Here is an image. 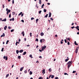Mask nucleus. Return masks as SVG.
Wrapping results in <instances>:
<instances>
[{
  "label": "nucleus",
  "mask_w": 79,
  "mask_h": 79,
  "mask_svg": "<svg viewBox=\"0 0 79 79\" xmlns=\"http://www.w3.org/2000/svg\"><path fill=\"white\" fill-rule=\"evenodd\" d=\"M6 11H7V15H8V13L11 12V10H9L7 8L6 9Z\"/></svg>",
  "instance_id": "f257e3e1"
},
{
  "label": "nucleus",
  "mask_w": 79,
  "mask_h": 79,
  "mask_svg": "<svg viewBox=\"0 0 79 79\" xmlns=\"http://www.w3.org/2000/svg\"><path fill=\"white\" fill-rule=\"evenodd\" d=\"M40 41L41 43H42V42L43 43H45V42H44L45 41V39H41Z\"/></svg>",
  "instance_id": "f03ea898"
},
{
  "label": "nucleus",
  "mask_w": 79,
  "mask_h": 79,
  "mask_svg": "<svg viewBox=\"0 0 79 79\" xmlns=\"http://www.w3.org/2000/svg\"><path fill=\"white\" fill-rule=\"evenodd\" d=\"M46 48L47 47L45 45H44V47H42V51H44V49H45V48Z\"/></svg>",
  "instance_id": "7ed1b4c3"
},
{
  "label": "nucleus",
  "mask_w": 79,
  "mask_h": 79,
  "mask_svg": "<svg viewBox=\"0 0 79 79\" xmlns=\"http://www.w3.org/2000/svg\"><path fill=\"white\" fill-rule=\"evenodd\" d=\"M72 62L73 61H69L67 63V64H71H71H72Z\"/></svg>",
  "instance_id": "20e7f679"
},
{
  "label": "nucleus",
  "mask_w": 79,
  "mask_h": 79,
  "mask_svg": "<svg viewBox=\"0 0 79 79\" xmlns=\"http://www.w3.org/2000/svg\"><path fill=\"white\" fill-rule=\"evenodd\" d=\"M3 58L4 59H5L6 58V60H8V57L7 56H6H6H5L3 57Z\"/></svg>",
  "instance_id": "39448f33"
},
{
  "label": "nucleus",
  "mask_w": 79,
  "mask_h": 79,
  "mask_svg": "<svg viewBox=\"0 0 79 79\" xmlns=\"http://www.w3.org/2000/svg\"><path fill=\"white\" fill-rule=\"evenodd\" d=\"M49 15L48 18H50L51 17V16L52 15V13L51 12H49Z\"/></svg>",
  "instance_id": "423d86ee"
},
{
  "label": "nucleus",
  "mask_w": 79,
  "mask_h": 79,
  "mask_svg": "<svg viewBox=\"0 0 79 79\" xmlns=\"http://www.w3.org/2000/svg\"><path fill=\"white\" fill-rule=\"evenodd\" d=\"M77 51H78V47L76 48V50L75 51V53H77Z\"/></svg>",
  "instance_id": "0eeeda50"
},
{
  "label": "nucleus",
  "mask_w": 79,
  "mask_h": 79,
  "mask_svg": "<svg viewBox=\"0 0 79 79\" xmlns=\"http://www.w3.org/2000/svg\"><path fill=\"white\" fill-rule=\"evenodd\" d=\"M21 34H22L23 36H24V31H23Z\"/></svg>",
  "instance_id": "6e6552de"
},
{
  "label": "nucleus",
  "mask_w": 79,
  "mask_h": 79,
  "mask_svg": "<svg viewBox=\"0 0 79 79\" xmlns=\"http://www.w3.org/2000/svg\"><path fill=\"white\" fill-rule=\"evenodd\" d=\"M42 73H43V74H44L45 73V69H44L43 70H42Z\"/></svg>",
  "instance_id": "1a4fd4ad"
},
{
  "label": "nucleus",
  "mask_w": 79,
  "mask_h": 79,
  "mask_svg": "<svg viewBox=\"0 0 79 79\" xmlns=\"http://www.w3.org/2000/svg\"><path fill=\"white\" fill-rule=\"evenodd\" d=\"M5 33H3V35H2L1 36V37H5Z\"/></svg>",
  "instance_id": "9d476101"
},
{
  "label": "nucleus",
  "mask_w": 79,
  "mask_h": 79,
  "mask_svg": "<svg viewBox=\"0 0 79 79\" xmlns=\"http://www.w3.org/2000/svg\"><path fill=\"white\" fill-rule=\"evenodd\" d=\"M23 69H24V67L21 68L20 69V71H23Z\"/></svg>",
  "instance_id": "9b49d317"
},
{
  "label": "nucleus",
  "mask_w": 79,
  "mask_h": 79,
  "mask_svg": "<svg viewBox=\"0 0 79 79\" xmlns=\"http://www.w3.org/2000/svg\"><path fill=\"white\" fill-rule=\"evenodd\" d=\"M6 28H7V26H5L4 27V30H6Z\"/></svg>",
  "instance_id": "f8f14e48"
},
{
  "label": "nucleus",
  "mask_w": 79,
  "mask_h": 79,
  "mask_svg": "<svg viewBox=\"0 0 79 79\" xmlns=\"http://www.w3.org/2000/svg\"><path fill=\"white\" fill-rule=\"evenodd\" d=\"M40 35H41V36H43V35H44V33H43V32H41L40 33Z\"/></svg>",
  "instance_id": "ddd939ff"
},
{
  "label": "nucleus",
  "mask_w": 79,
  "mask_h": 79,
  "mask_svg": "<svg viewBox=\"0 0 79 79\" xmlns=\"http://www.w3.org/2000/svg\"><path fill=\"white\" fill-rule=\"evenodd\" d=\"M19 53H22V52H23V50L22 49V50H20L19 51Z\"/></svg>",
  "instance_id": "4468645a"
},
{
  "label": "nucleus",
  "mask_w": 79,
  "mask_h": 79,
  "mask_svg": "<svg viewBox=\"0 0 79 79\" xmlns=\"http://www.w3.org/2000/svg\"><path fill=\"white\" fill-rule=\"evenodd\" d=\"M76 29H77L78 31H79V26H77V27H75Z\"/></svg>",
  "instance_id": "2eb2a0df"
},
{
  "label": "nucleus",
  "mask_w": 79,
  "mask_h": 79,
  "mask_svg": "<svg viewBox=\"0 0 79 79\" xmlns=\"http://www.w3.org/2000/svg\"><path fill=\"white\" fill-rule=\"evenodd\" d=\"M71 66V64H69L68 66V69H69V68L70 67V66Z\"/></svg>",
  "instance_id": "dca6fc26"
},
{
  "label": "nucleus",
  "mask_w": 79,
  "mask_h": 79,
  "mask_svg": "<svg viewBox=\"0 0 79 79\" xmlns=\"http://www.w3.org/2000/svg\"><path fill=\"white\" fill-rule=\"evenodd\" d=\"M2 21H6V19H4L2 20Z\"/></svg>",
  "instance_id": "f3484780"
},
{
  "label": "nucleus",
  "mask_w": 79,
  "mask_h": 79,
  "mask_svg": "<svg viewBox=\"0 0 79 79\" xmlns=\"http://www.w3.org/2000/svg\"><path fill=\"white\" fill-rule=\"evenodd\" d=\"M26 52H24V53L23 54V55H26Z\"/></svg>",
  "instance_id": "a211bd4d"
},
{
  "label": "nucleus",
  "mask_w": 79,
  "mask_h": 79,
  "mask_svg": "<svg viewBox=\"0 0 79 79\" xmlns=\"http://www.w3.org/2000/svg\"><path fill=\"white\" fill-rule=\"evenodd\" d=\"M74 44L76 45H78V44L76 43V41L74 42Z\"/></svg>",
  "instance_id": "6ab92c4d"
},
{
  "label": "nucleus",
  "mask_w": 79,
  "mask_h": 79,
  "mask_svg": "<svg viewBox=\"0 0 79 79\" xmlns=\"http://www.w3.org/2000/svg\"><path fill=\"white\" fill-rule=\"evenodd\" d=\"M38 21H39V19H37L36 20V23H38Z\"/></svg>",
  "instance_id": "aec40b11"
},
{
  "label": "nucleus",
  "mask_w": 79,
  "mask_h": 79,
  "mask_svg": "<svg viewBox=\"0 0 79 79\" xmlns=\"http://www.w3.org/2000/svg\"><path fill=\"white\" fill-rule=\"evenodd\" d=\"M19 50H17L16 51V52L17 54H18V53H19Z\"/></svg>",
  "instance_id": "412c9836"
},
{
  "label": "nucleus",
  "mask_w": 79,
  "mask_h": 79,
  "mask_svg": "<svg viewBox=\"0 0 79 79\" xmlns=\"http://www.w3.org/2000/svg\"><path fill=\"white\" fill-rule=\"evenodd\" d=\"M29 56L30 58H33V57H32V55L31 54Z\"/></svg>",
  "instance_id": "4be33fe9"
},
{
  "label": "nucleus",
  "mask_w": 79,
  "mask_h": 79,
  "mask_svg": "<svg viewBox=\"0 0 79 79\" xmlns=\"http://www.w3.org/2000/svg\"><path fill=\"white\" fill-rule=\"evenodd\" d=\"M44 13H46V12H47V10L45 9H44Z\"/></svg>",
  "instance_id": "5701e85b"
},
{
  "label": "nucleus",
  "mask_w": 79,
  "mask_h": 79,
  "mask_svg": "<svg viewBox=\"0 0 79 79\" xmlns=\"http://www.w3.org/2000/svg\"><path fill=\"white\" fill-rule=\"evenodd\" d=\"M23 14V12H21L18 15V16H20L21 15H22Z\"/></svg>",
  "instance_id": "b1692460"
},
{
  "label": "nucleus",
  "mask_w": 79,
  "mask_h": 79,
  "mask_svg": "<svg viewBox=\"0 0 79 79\" xmlns=\"http://www.w3.org/2000/svg\"><path fill=\"white\" fill-rule=\"evenodd\" d=\"M30 75L32 74V72L31 71H30Z\"/></svg>",
  "instance_id": "393cba45"
},
{
  "label": "nucleus",
  "mask_w": 79,
  "mask_h": 79,
  "mask_svg": "<svg viewBox=\"0 0 79 79\" xmlns=\"http://www.w3.org/2000/svg\"><path fill=\"white\" fill-rule=\"evenodd\" d=\"M69 60V58L65 59V62H67Z\"/></svg>",
  "instance_id": "a878e982"
},
{
  "label": "nucleus",
  "mask_w": 79,
  "mask_h": 79,
  "mask_svg": "<svg viewBox=\"0 0 79 79\" xmlns=\"http://www.w3.org/2000/svg\"><path fill=\"white\" fill-rule=\"evenodd\" d=\"M39 3L40 4H42V1H41V0H39Z\"/></svg>",
  "instance_id": "bb28decb"
},
{
  "label": "nucleus",
  "mask_w": 79,
  "mask_h": 79,
  "mask_svg": "<svg viewBox=\"0 0 79 79\" xmlns=\"http://www.w3.org/2000/svg\"><path fill=\"white\" fill-rule=\"evenodd\" d=\"M54 77H55V76L53 75H52L51 77L52 79H53Z\"/></svg>",
  "instance_id": "cd10ccee"
},
{
  "label": "nucleus",
  "mask_w": 79,
  "mask_h": 79,
  "mask_svg": "<svg viewBox=\"0 0 79 79\" xmlns=\"http://www.w3.org/2000/svg\"><path fill=\"white\" fill-rule=\"evenodd\" d=\"M18 58L19 59H21V56H18Z\"/></svg>",
  "instance_id": "c85d7f7f"
},
{
  "label": "nucleus",
  "mask_w": 79,
  "mask_h": 79,
  "mask_svg": "<svg viewBox=\"0 0 79 79\" xmlns=\"http://www.w3.org/2000/svg\"><path fill=\"white\" fill-rule=\"evenodd\" d=\"M48 14H46V15L44 16V17L45 18H47V17H48Z\"/></svg>",
  "instance_id": "c756f323"
},
{
  "label": "nucleus",
  "mask_w": 79,
  "mask_h": 79,
  "mask_svg": "<svg viewBox=\"0 0 79 79\" xmlns=\"http://www.w3.org/2000/svg\"><path fill=\"white\" fill-rule=\"evenodd\" d=\"M49 71L50 72H51V71H52V69H49Z\"/></svg>",
  "instance_id": "7c9ffc66"
},
{
  "label": "nucleus",
  "mask_w": 79,
  "mask_h": 79,
  "mask_svg": "<svg viewBox=\"0 0 79 79\" xmlns=\"http://www.w3.org/2000/svg\"><path fill=\"white\" fill-rule=\"evenodd\" d=\"M66 39H67V40H68L69 41H70V39H69V38H66Z\"/></svg>",
  "instance_id": "2f4dec72"
},
{
  "label": "nucleus",
  "mask_w": 79,
  "mask_h": 79,
  "mask_svg": "<svg viewBox=\"0 0 79 79\" xmlns=\"http://www.w3.org/2000/svg\"><path fill=\"white\" fill-rule=\"evenodd\" d=\"M14 31H15L14 29H12L10 31V32H13Z\"/></svg>",
  "instance_id": "473e14b6"
},
{
  "label": "nucleus",
  "mask_w": 79,
  "mask_h": 79,
  "mask_svg": "<svg viewBox=\"0 0 79 79\" xmlns=\"http://www.w3.org/2000/svg\"><path fill=\"white\" fill-rule=\"evenodd\" d=\"M8 76H9V74H8L7 75H6V78L8 77Z\"/></svg>",
  "instance_id": "72a5a7b5"
},
{
  "label": "nucleus",
  "mask_w": 79,
  "mask_h": 79,
  "mask_svg": "<svg viewBox=\"0 0 79 79\" xmlns=\"http://www.w3.org/2000/svg\"><path fill=\"white\" fill-rule=\"evenodd\" d=\"M67 44L69 45H70V44L69 43V41L67 42Z\"/></svg>",
  "instance_id": "f704fd0d"
},
{
  "label": "nucleus",
  "mask_w": 79,
  "mask_h": 79,
  "mask_svg": "<svg viewBox=\"0 0 79 79\" xmlns=\"http://www.w3.org/2000/svg\"><path fill=\"white\" fill-rule=\"evenodd\" d=\"M12 21H15V18H13L12 19H11Z\"/></svg>",
  "instance_id": "c9c22d12"
},
{
  "label": "nucleus",
  "mask_w": 79,
  "mask_h": 79,
  "mask_svg": "<svg viewBox=\"0 0 79 79\" xmlns=\"http://www.w3.org/2000/svg\"><path fill=\"white\" fill-rule=\"evenodd\" d=\"M8 42H9V40H7L6 42V44H8Z\"/></svg>",
  "instance_id": "e433bc0d"
},
{
  "label": "nucleus",
  "mask_w": 79,
  "mask_h": 79,
  "mask_svg": "<svg viewBox=\"0 0 79 79\" xmlns=\"http://www.w3.org/2000/svg\"><path fill=\"white\" fill-rule=\"evenodd\" d=\"M42 12V10H40L39 12V13L40 14H41V13Z\"/></svg>",
  "instance_id": "4c0bfd02"
},
{
  "label": "nucleus",
  "mask_w": 79,
  "mask_h": 79,
  "mask_svg": "<svg viewBox=\"0 0 79 79\" xmlns=\"http://www.w3.org/2000/svg\"><path fill=\"white\" fill-rule=\"evenodd\" d=\"M64 75H67V76H68L69 75L67 73H64Z\"/></svg>",
  "instance_id": "58836bf2"
},
{
  "label": "nucleus",
  "mask_w": 79,
  "mask_h": 79,
  "mask_svg": "<svg viewBox=\"0 0 79 79\" xmlns=\"http://www.w3.org/2000/svg\"><path fill=\"white\" fill-rule=\"evenodd\" d=\"M4 49V48H2L1 50L2 52H3Z\"/></svg>",
  "instance_id": "ea45409f"
},
{
  "label": "nucleus",
  "mask_w": 79,
  "mask_h": 79,
  "mask_svg": "<svg viewBox=\"0 0 79 79\" xmlns=\"http://www.w3.org/2000/svg\"><path fill=\"white\" fill-rule=\"evenodd\" d=\"M15 12H12L13 15H15Z\"/></svg>",
  "instance_id": "a19ab883"
},
{
  "label": "nucleus",
  "mask_w": 79,
  "mask_h": 79,
  "mask_svg": "<svg viewBox=\"0 0 79 79\" xmlns=\"http://www.w3.org/2000/svg\"><path fill=\"white\" fill-rule=\"evenodd\" d=\"M43 79V77H40L38 78V79Z\"/></svg>",
  "instance_id": "79ce46f5"
},
{
  "label": "nucleus",
  "mask_w": 79,
  "mask_h": 79,
  "mask_svg": "<svg viewBox=\"0 0 79 79\" xmlns=\"http://www.w3.org/2000/svg\"><path fill=\"white\" fill-rule=\"evenodd\" d=\"M44 6V4H43L41 6L42 8H43V6Z\"/></svg>",
  "instance_id": "37998d69"
},
{
  "label": "nucleus",
  "mask_w": 79,
  "mask_h": 79,
  "mask_svg": "<svg viewBox=\"0 0 79 79\" xmlns=\"http://www.w3.org/2000/svg\"><path fill=\"white\" fill-rule=\"evenodd\" d=\"M33 19H34V18H33V17H32L31 18V20H33Z\"/></svg>",
  "instance_id": "c03bdc74"
},
{
  "label": "nucleus",
  "mask_w": 79,
  "mask_h": 79,
  "mask_svg": "<svg viewBox=\"0 0 79 79\" xmlns=\"http://www.w3.org/2000/svg\"><path fill=\"white\" fill-rule=\"evenodd\" d=\"M30 37H32V33H30Z\"/></svg>",
  "instance_id": "a18cd8bd"
},
{
  "label": "nucleus",
  "mask_w": 79,
  "mask_h": 79,
  "mask_svg": "<svg viewBox=\"0 0 79 79\" xmlns=\"http://www.w3.org/2000/svg\"><path fill=\"white\" fill-rule=\"evenodd\" d=\"M36 40L37 42H39V40L37 38L36 39Z\"/></svg>",
  "instance_id": "49530a36"
},
{
  "label": "nucleus",
  "mask_w": 79,
  "mask_h": 79,
  "mask_svg": "<svg viewBox=\"0 0 79 79\" xmlns=\"http://www.w3.org/2000/svg\"><path fill=\"white\" fill-rule=\"evenodd\" d=\"M64 40L65 43H67V41H66V40L65 39Z\"/></svg>",
  "instance_id": "de8ad7c7"
},
{
  "label": "nucleus",
  "mask_w": 79,
  "mask_h": 79,
  "mask_svg": "<svg viewBox=\"0 0 79 79\" xmlns=\"http://www.w3.org/2000/svg\"><path fill=\"white\" fill-rule=\"evenodd\" d=\"M50 19H51V20H52V21H53V18H50Z\"/></svg>",
  "instance_id": "09e8293b"
},
{
  "label": "nucleus",
  "mask_w": 79,
  "mask_h": 79,
  "mask_svg": "<svg viewBox=\"0 0 79 79\" xmlns=\"http://www.w3.org/2000/svg\"><path fill=\"white\" fill-rule=\"evenodd\" d=\"M18 42H16V44H16V46H17L18 45Z\"/></svg>",
  "instance_id": "8fccbe9b"
},
{
  "label": "nucleus",
  "mask_w": 79,
  "mask_h": 79,
  "mask_svg": "<svg viewBox=\"0 0 79 79\" xmlns=\"http://www.w3.org/2000/svg\"><path fill=\"white\" fill-rule=\"evenodd\" d=\"M11 14H10L9 15V18H11Z\"/></svg>",
  "instance_id": "3c124183"
},
{
  "label": "nucleus",
  "mask_w": 79,
  "mask_h": 79,
  "mask_svg": "<svg viewBox=\"0 0 79 79\" xmlns=\"http://www.w3.org/2000/svg\"><path fill=\"white\" fill-rule=\"evenodd\" d=\"M71 28H72V29H74V28H75V27H71Z\"/></svg>",
  "instance_id": "603ef678"
},
{
  "label": "nucleus",
  "mask_w": 79,
  "mask_h": 79,
  "mask_svg": "<svg viewBox=\"0 0 79 79\" xmlns=\"http://www.w3.org/2000/svg\"><path fill=\"white\" fill-rule=\"evenodd\" d=\"M76 71H73V73H76Z\"/></svg>",
  "instance_id": "864d4df0"
},
{
  "label": "nucleus",
  "mask_w": 79,
  "mask_h": 79,
  "mask_svg": "<svg viewBox=\"0 0 79 79\" xmlns=\"http://www.w3.org/2000/svg\"><path fill=\"white\" fill-rule=\"evenodd\" d=\"M59 79V78L58 77H56L55 78V79Z\"/></svg>",
  "instance_id": "5fc2aeb1"
},
{
  "label": "nucleus",
  "mask_w": 79,
  "mask_h": 79,
  "mask_svg": "<svg viewBox=\"0 0 79 79\" xmlns=\"http://www.w3.org/2000/svg\"><path fill=\"white\" fill-rule=\"evenodd\" d=\"M24 73L26 74V73H27V70H25L24 71Z\"/></svg>",
  "instance_id": "6e6d98bb"
},
{
  "label": "nucleus",
  "mask_w": 79,
  "mask_h": 79,
  "mask_svg": "<svg viewBox=\"0 0 79 79\" xmlns=\"http://www.w3.org/2000/svg\"><path fill=\"white\" fill-rule=\"evenodd\" d=\"M14 2H15L14 1V0H13V1H12V4H14Z\"/></svg>",
  "instance_id": "4d7b16f0"
},
{
  "label": "nucleus",
  "mask_w": 79,
  "mask_h": 79,
  "mask_svg": "<svg viewBox=\"0 0 79 79\" xmlns=\"http://www.w3.org/2000/svg\"><path fill=\"white\" fill-rule=\"evenodd\" d=\"M23 15H24V14H22V15H21L22 17H23Z\"/></svg>",
  "instance_id": "13d9d810"
},
{
  "label": "nucleus",
  "mask_w": 79,
  "mask_h": 79,
  "mask_svg": "<svg viewBox=\"0 0 79 79\" xmlns=\"http://www.w3.org/2000/svg\"><path fill=\"white\" fill-rule=\"evenodd\" d=\"M21 21L23 22V23H24V20H21Z\"/></svg>",
  "instance_id": "bf43d9fd"
},
{
  "label": "nucleus",
  "mask_w": 79,
  "mask_h": 79,
  "mask_svg": "<svg viewBox=\"0 0 79 79\" xmlns=\"http://www.w3.org/2000/svg\"><path fill=\"white\" fill-rule=\"evenodd\" d=\"M60 43H61V44H63V42L62 41H61Z\"/></svg>",
  "instance_id": "052dcab7"
},
{
  "label": "nucleus",
  "mask_w": 79,
  "mask_h": 79,
  "mask_svg": "<svg viewBox=\"0 0 79 79\" xmlns=\"http://www.w3.org/2000/svg\"><path fill=\"white\" fill-rule=\"evenodd\" d=\"M39 51H40V52H42V50L40 49L39 50Z\"/></svg>",
  "instance_id": "680f3d73"
},
{
  "label": "nucleus",
  "mask_w": 79,
  "mask_h": 79,
  "mask_svg": "<svg viewBox=\"0 0 79 79\" xmlns=\"http://www.w3.org/2000/svg\"><path fill=\"white\" fill-rule=\"evenodd\" d=\"M47 4H48V5H50V3H48Z\"/></svg>",
  "instance_id": "e2e57ef3"
},
{
  "label": "nucleus",
  "mask_w": 79,
  "mask_h": 79,
  "mask_svg": "<svg viewBox=\"0 0 79 79\" xmlns=\"http://www.w3.org/2000/svg\"><path fill=\"white\" fill-rule=\"evenodd\" d=\"M8 29H11V27H8Z\"/></svg>",
  "instance_id": "0e129e2a"
},
{
  "label": "nucleus",
  "mask_w": 79,
  "mask_h": 79,
  "mask_svg": "<svg viewBox=\"0 0 79 79\" xmlns=\"http://www.w3.org/2000/svg\"><path fill=\"white\" fill-rule=\"evenodd\" d=\"M24 40H25V41H26V38H24Z\"/></svg>",
  "instance_id": "69168bd1"
},
{
  "label": "nucleus",
  "mask_w": 79,
  "mask_h": 79,
  "mask_svg": "<svg viewBox=\"0 0 79 79\" xmlns=\"http://www.w3.org/2000/svg\"><path fill=\"white\" fill-rule=\"evenodd\" d=\"M30 46V45H28L27 46V47H29Z\"/></svg>",
  "instance_id": "338daca9"
},
{
  "label": "nucleus",
  "mask_w": 79,
  "mask_h": 79,
  "mask_svg": "<svg viewBox=\"0 0 79 79\" xmlns=\"http://www.w3.org/2000/svg\"><path fill=\"white\" fill-rule=\"evenodd\" d=\"M39 58H42V57H41V56H40L39 57Z\"/></svg>",
  "instance_id": "774afa93"
}]
</instances>
